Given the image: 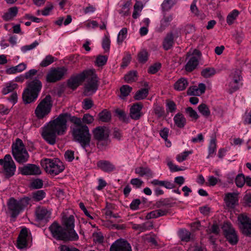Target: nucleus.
<instances>
[{"instance_id":"nucleus-24","label":"nucleus","mask_w":251,"mask_h":251,"mask_svg":"<svg viewBox=\"0 0 251 251\" xmlns=\"http://www.w3.org/2000/svg\"><path fill=\"white\" fill-rule=\"evenodd\" d=\"M173 16L171 14H165L160 22V26L158 28V31L161 32L166 29L170 25L173 20Z\"/></svg>"},{"instance_id":"nucleus-53","label":"nucleus","mask_w":251,"mask_h":251,"mask_svg":"<svg viewBox=\"0 0 251 251\" xmlns=\"http://www.w3.org/2000/svg\"><path fill=\"white\" fill-rule=\"evenodd\" d=\"M166 106L167 112L173 113L174 112L176 109L175 103L173 100H166Z\"/></svg>"},{"instance_id":"nucleus-1","label":"nucleus","mask_w":251,"mask_h":251,"mask_svg":"<svg viewBox=\"0 0 251 251\" xmlns=\"http://www.w3.org/2000/svg\"><path fill=\"white\" fill-rule=\"evenodd\" d=\"M70 114L64 113L50 121L44 128L42 133L43 138L50 144L54 145L57 135H62L66 132L67 122L68 119L70 120Z\"/></svg>"},{"instance_id":"nucleus-48","label":"nucleus","mask_w":251,"mask_h":251,"mask_svg":"<svg viewBox=\"0 0 251 251\" xmlns=\"http://www.w3.org/2000/svg\"><path fill=\"white\" fill-rule=\"evenodd\" d=\"M138 58L140 62L145 63L148 59V52L146 50H142L138 54Z\"/></svg>"},{"instance_id":"nucleus-41","label":"nucleus","mask_w":251,"mask_h":251,"mask_svg":"<svg viewBox=\"0 0 251 251\" xmlns=\"http://www.w3.org/2000/svg\"><path fill=\"white\" fill-rule=\"evenodd\" d=\"M215 74V70L213 68H206L202 70L201 75L204 78H208Z\"/></svg>"},{"instance_id":"nucleus-49","label":"nucleus","mask_w":251,"mask_h":251,"mask_svg":"<svg viewBox=\"0 0 251 251\" xmlns=\"http://www.w3.org/2000/svg\"><path fill=\"white\" fill-rule=\"evenodd\" d=\"M185 112L190 118L195 120H197L199 117L197 112L191 107L186 108Z\"/></svg>"},{"instance_id":"nucleus-30","label":"nucleus","mask_w":251,"mask_h":251,"mask_svg":"<svg viewBox=\"0 0 251 251\" xmlns=\"http://www.w3.org/2000/svg\"><path fill=\"white\" fill-rule=\"evenodd\" d=\"M175 125L179 128H183L186 124V120L181 113L176 114L174 117Z\"/></svg>"},{"instance_id":"nucleus-31","label":"nucleus","mask_w":251,"mask_h":251,"mask_svg":"<svg viewBox=\"0 0 251 251\" xmlns=\"http://www.w3.org/2000/svg\"><path fill=\"white\" fill-rule=\"evenodd\" d=\"M135 173L140 176H147L148 177H152V173L150 168L148 167H140L135 169Z\"/></svg>"},{"instance_id":"nucleus-23","label":"nucleus","mask_w":251,"mask_h":251,"mask_svg":"<svg viewBox=\"0 0 251 251\" xmlns=\"http://www.w3.org/2000/svg\"><path fill=\"white\" fill-rule=\"evenodd\" d=\"M26 88L38 95L42 88V84L40 80L35 78L27 83Z\"/></svg>"},{"instance_id":"nucleus-61","label":"nucleus","mask_w":251,"mask_h":251,"mask_svg":"<svg viewBox=\"0 0 251 251\" xmlns=\"http://www.w3.org/2000/svg\"><path fill=\"white\" fill-rule=\"evenodd\" d=\"M192 153L190 151H184L181 154H179L176 156V160L177 161L180 162L185 160L189 154Z\"/></svg>"},{"instance_id":"nucleus-2","label":"nucleus","mask_w":251,"mask_h":251,"mask_svg":"<svg viewBox=\"0 0 251 251\" xmlns=\"http://www.w3.org/2000/svg\"><path fill=\"white\" fill-rule=\"evenodd\" d=\"M70 121L73 123L71 127L73 140L79 143L84 149L89 146L91 134L88 127L82 124L80 118L75 116L70 117Z\"/></svg>"},{"instance_id":"nucleus-33","label":"nucleus","mask_w":251,"mask_h":251,"mask_svg":"<svg viewBox=\"0 0 251 251\" xmlns=\"http://www.w3.org/2000/svg\"><path fill=\"white\" fill-rule=\"evenodd\" d=\"M188 85V81L184 78L178 79L174 84V88L178 91H182L186 89Z\"/></svg>"},{"instance_id":"nucleus-7","label":"nucleus","mask_w":251,"mask_h":251,"mask_svg":"<svg viewBox=\"0 0 251 251\" xmlns=\"http://www.w3.org/2000/svg\"><path fill=\"white\" fill-rule=\"evenodd\" d=\"M86 78L87 79L85 86L83 94L88 96L94 94L97 90L98 87V79L94 70H86Z\"/></svg>"},{"instance_id":"nucleus-20","label":"nucleus","mask_w":251,"mask_h":251,"mask_svg":"<svg viewBox=\"0 0 251 251\" xmlns=\"http://www.w3.org/2000/svg\"><path fill=\"white\" fill-rule=\"evenodd\" d=\"M28 232L26 228H23L17 239V247L24 249L27 246V238L28 237Z\"/></svg>"},{"instance_id":"nucleus-57","label":"nucleus","mask_w":251,"mask_h":251,"mask_svg":"<svg viewBox=\"0 0 251 251\" xmlns=\"http://www.w3.org/2000/svg\"><path fill=\"white\" fill-rule=\"evenodd\" d=\"M153 110L155 114L159 118L162 117L164 114V110L162 106L156 105L154 106Z\"/></svg>"},{"instance_id":"nucleus-39","label":"nucleus","mask_w":251,"mask_h":251,"mask_svg":"<svg viewBox=\"0 0 251 251\" xmlns=\"http://www.w3.org/2000/svg\"><path fill=\"white\" fill-rule=\"evenodd\" d=\"M241 73L239 70L237 69L233 71L229 76L230 81L239 82L241 79Z\"/></svg>"},{"instance_id":"nucleus-35","label":"nucleus","mask_w":251,"mask_h":251,"mask_svg":"<svg viewBox=\"0 0 251 251\" xmlns=\"http://www.w3.org/2000/svg\"><path fill=\"white\" fill-rule=\"evenodd\" d=\"M99 120L102 122H109L111 119V113L106 109H104L99 115Z\"/></svg>"},{"instance_id":"nucleus-5","label":"nucleus","mask_w":251,"mask_h":251,"mask_svg":"<svg viewBox=\"0 0 251 251\" xmlns=\"http://www.w3.org/2000/svg\"><path fill=\"white\" fill-rule=\"evenodd\" d=\"M12 154L15 159L20 163L27 161L29 155L22 140L18 138L13 144Z\"/></svg>"},{"instance_id":"nucleus-42","label":"nucleus","mask_w":251,"mask_h":251,"mask_svg":"<svg viewBox=\"0 0 251 251\" xmlns=\"http://www.w3.org/2000/svg\"><path fill=\"white\" fill-rule=\"evenodd\" d=\"M131 4L130 1H126L122 7V9L119 11L120 14L124 16H127L129 14V7Z\"/></svg>"},{"instance_id":"nucleus-38","label":"nucleus","mask_w":251,"mask_h":251,"mask_svg":"<svg viewBox=\"0 0 251 251\" xmlns=\"http://www.w3.org/2000/svg\"><path fill=\"white\" fill-rule=\"evenodd\" d=\"M137 78V72L136 71H130L125 75V80L127 83H131L135 81Z\"/></svg>"},{"instance_id":"nucleus-10","label":"nucleus","mask_w":251,"mask_h":251,"mask_svg":"<svg viewBox=\"0 0 251 251\" xmlns=\"http://www.w3.org/2000/svg\"><path fill=\"white\" fill-rule=\"evenodd\" d=\"M222 229L227 240L231 244L235 245L238 242L237 235L231 224L225 223Z\"/></svg>"},{"instance_id":"nucleus-40","label":"nucleus","mask_w":251,"mask_h":251,"mask_svg":"<svg viewBox=\"0 0 251 251\" xmlns=\"http://www.w3.org/2000/svg\"><path fill=\"white\" fill-rule=\"evenodd\" d=\"M199 112L204 116L207 117L210 114L208 107L204 103H202L198 106Z\"/></svg>"},{"instance_id":"nucleus-60","label":"nucleus","mask_w":251,"mask_h":251,"mask_svg":"<svg viewBox=\"0 0 251 251\" xmlns=\"http://www.w3.org/2000/svg\"><path fill=\"white\" fill-rule=\"evenodd\" d=\"M187 94L190 96H200L198 87L196 86L190 87L187 91Z\"/></svg>"},{"instance_id":"nucleus-3","label":"nucleus","mask_w":251,"mask_h":251,"mask_svg":"<svg viewBox=\"0 0 251 251\" xmlns=\"http://www.w3.org/2000/svg\"><path fill=\"white\" fill-rule=\"evenodd\" d=\"M52 236L56 239L67 241H75L79 237L76 232H69L65 227L61 226L57 222H54L49 227Z\"/></svg>"},{"instance_id":"nucleus-62","label":"nucleus","mask_w":251,"mask_h":251,"mask_svg":"<svg viewBox=\"0 0 251 251\" xmlns=\"http://www.w3.org/2000/svg\"><path fill=\"white\" fill-rule=\"evenodd\" d=\"M93 241L95 243H102L103 241V237L100 233H94L93 235Z\"/></svg>"},{"instance_id":"nucleus-22","label":"nucleus","mask_w":251,"mask_h":251,"mask_svg":"<svg viewBox=\"0 0 251 251\" xmlns=\"http://www.w3.org/2000/svg\"><path fill=\"white\" fill-rule=\"evenodd\" d=\"M62 225L69 232H75L74 230L75 218L74 216H64L62 218Z\"/></svg>"},{"instance_id":"nucleus-32","label":"nucleus","mask_w":251,"mask_h":251,"mask_svg":"<svg viewBox=\"0 0 251 251\" xmlns=\"http://www.w3.org/2000/svg\"><path fill=\"white\" fill-rule=\"evenodd\" d=\"M26 64L24 63H21L18 65L12 67L6 70L7 74H13L17 72H21L26 68Z\"/></svg>"},{"instance_id":"nucleus-52","label":"nucleus","mask_w":251,"mask_h":251,"mask_svg":"<svg viewBox=\"0 0 251 251\" xmlns=\"http://www.w3.org/2000/svg\"><path fill=\"white\" fill-rule=\"evenodd\" d=\"M175 2L176 0H164L162 4V9L165 11H168L171 8Z\"/></svg>"},{"instance_id":"nucleus-9","label":"nucleus","mask_w":251,"mask_h":251,"mask_svg":"<svg viewBox=\"0 0 251 251\" xmlns=\"http://www.w3.org/2000/svg\"><path fill=\"white\" fill-rule=\"evenodd\" d=\"M67 72V69L64 67L51 68L46 75V80L48 82L55 83L63 79Z\"/></svg>"},{"instance_id":"nucleus-6","label":"nucleus","mask_w":251,"mask_h":251,"mask_svg":"<svg viewBox=\"0 0 251 251\" xmlns=\"http://www.w3.org/2000/svg\"><path fill=\"white\" fill-rule=\"evenodd\" d=\"M29 199L27 197L24 198L19 201L11 198L9 200L7 203L8 208L11 213L12 218H16L29 204Z\"/></svg>"},{"instance_id":"nucleus-55","label":"nucleus","mask_w":251,"mask_h":251,"mask_svg":"<svg viewBox=\"0 0 251 251\" xmlns=\"http://www.w3.org/2000/svg\"><path fill=\"white\" fill-rule=\"evenodd\" d=\"M107 57L105 55H99L97 57L96 60V64L99 67L102 66L106 63Z\"/></svg>"},{"instance_id":"nucleus-34","label":"nucleus","mask_w":251,"mask_h":251,"mask_svg":"<svg viewBox=\"0 0 251 251\" xmlns=\"http://www.w3.org/2000/svg\"><path fill=\"white\" fill-rule=\"evenodd\" d=\"M149 94V88H145L141 89L137 91L134 96L135 100H139L147 98Z\"/></svg>"},{"instance_id":"nucleus-25","label":"nucleus","mask_w":251,"mask_h":251,"mask_svg":"<svg viewBox=\"0 0 251 251\" xmlns=\"http://www.w3.org/2000/svg\"><path fill=\"white\" fill-rule=\"evenodd\" d=\"M38 95L33 93L27 88L24 90L23 93V99L25 103H29L34 101L38 97Z\"/></svg>"},{"instance_id":"nucleus-21","label":"nucleus","mask_w":251,"mask_h":251,"mask_svg":"<svg viewBox=\"0 0 251 251\" xmlns=\"http://www.w3.org/2000/svg\"><path fill=\"white\" fill-rule=\"evenodd\" d=\"M224 201L227 207L233 208L238 204V194L236 193H229L225 195Z\"/></svg>"},{"instance_id":"nucleus-56","label":"nucleus","mask_w":251,"mask_h":251,"mask_svg":"<svg viewBox=\"0 0 251 251\" xmlns=\"http://www.w3.org/2000/svg\"><path fill=\"white\" fill-rule=\"evenodd\" d=\"M102 45V48L105 50V51H109L110 45V40L107 36H105L103 38Z\"/></svg>"},{"instance_id":"nucleus-46","label":"nucleus","mask_w":251,"mask_h":251,"mask_svg":"<svg viewBox=\"0 0 251 251\" xmlns=\"http://www.w3.org/2000/svg\"><path fill=\"white\" fill-rule=\"evenodd\" d=\"M132 87L127 85H123L120 88L121 97H127L132 90Z\"/></svg>"},{"instance_id":"nucleus-63","label":"nucleus","mask_w":251,"mask_h":251,"mask_svg":"<svg viewBox=\"0 0 251 251\" xmlns=\"http://www.w3.org/2000/svg\"><path fill=\"white\" fill-rule=\"evenodd\" d=\"M161 64L159 63H156L150 67L148 70L149 73L153 74L156 73L160 68Z\"/></svg>"},{"instance_id":"nucleus-45","label":"nucleus","mask_w":251,"mask_h":251,"mask_svg":"<svg viewBox=\"0 0 251 251\" xmlns=\"http://www.w3.org/2000/svg\"><path fill=\"white\" fill-rule=\"evenodd\" d=\"M97 141V147L100 150L104 149L110 143V140L108 138L102 139L100 140H96Z\"/></svg>"},{"instance_id":"nucleus-36","label":"nucleus","mask_w":251,"mask_h":251,"mask_svg":"<svg viewBox=\"0 0 251 251\" xmlns=\"http://www.w3.org/2000/svg\"><path fill=\"white\" fill-rule=\"evenodd\" d=\"M179 236L182 241L188 242L191 239V233L185 229L179 230Z\"/></svg>"},{"instance_id":"nucleus-51","label":"nucleus","mask_w":251,"mask_h":251,"mask_svg":"<svg viewBox=\"0 0 251 251\" xmlns=\"http://www.w3.org/2000/svg\"><path fill=\"white\" fill-rule=\"evenodd\" d=\"M245 182L246 178L243 174H241L237 175L235 179V183L237 187H243Z\"/></svg>"},{"instance_id":"nucleus-19","label":"nucleus","mask_w":251,"mask_h":251,"mask_svg":"<svg viewBox=\"0 0 251 251\" xmlns=\"http://www.w3.org/2000/svg\"><path fill=\"white\" fill-rule=\"evenodd\" d=\"M143 105L141 102H138L133 104L130 108V116L131 119L137 120L142 116L141 112Z\"/></svg>"},{"instance_id":"nucleus-11","label":"nucleus","mask_w":251,"mask_h":251,"mask_svg":"<svg viewBox=\"0 0 251 251\" xmlns=\"http://www.w3.org/2000/svg\"><path fill=\"white\" fill-rule=\"evenodd\" d=\"M201 56V53L199 50H194L192 53V56L185 66V70L187 72H191L195 70L199 64Z\"/></svg>"},{"instance_id":"nucleus-8","label":"nucleus","mask_w":251,"mask_h":251,"mask_svg":"<svg viewBox=\"0 0 251 251\" xmlns=\"http://www.w3.org/2000/svg\"><path fill=\"white\" fill-rule=\"evenodd\" d=\"M52 106L51 97L47 95L37 105L35 110V114L38 119H43L47 116L51 111Z\"/></svg>"},{"instance_id":"nucleus-28","label":"nucleus","mask_w":251,"mask_h":251,"mask_svg":"<svg viewBox=\"0 0 251 251\" xmlns=\"http://www.w3.org/2000/svg\"><path fill=\"white\" fill-rule=\"evenodd\" d=\"M18 12V8L16 6L9 8L7 12L2 16L3 19L5 21H8L13 19L16 16Z\"/></svg>"},{"instance_id":"nucleus-26","label":"nucleus","mask_w":251,"mask_h":251,"mask_svg":"<svg viewBox=\"0 0 251 251\" xmlns=\"http://www.w3.org/2000/svg\"><path fill=\"white\" fill-rule=\"evenodd\" d=\"M174 43V36L172 32L168 33L163 42V47L165 50H168L173 46Z\"/></svg>"},{"instance_id":"nucleus-17","label":"nucleus","mask_w":251,"mask_h":251,"mask_svg":"<svg viewBox=\"0 0 251 251\" xmlns=\"http://www.w3.org/2000/svg\"><path fill=\"white\" fill-rule=\"evenodd\" d=\"M24 175H38L41 173L40 168L34 164H28L21 169Z\"/></svg>"},{"instance_id":"nucleus-44","label":"nucleus","mask_w":251,"mask_h":251,"mask_svg":"<svg viewBox=\"0 0 251 251\" xmlns=\"http://www.w3.org/2000/svg\"><path fill=\"white\" fill-rule=\"evenodd\" d=\"M45 195L43 190H38L32 193V198L35 201H40L45 198Z\"/></svg>"},{"instance_id":"nucleus-4","label":"nucleus","mask_w":251,"mask_h":251,"mask_svg":"<svg viewBox=\"0 0 251 251\" xmlns=\"http://www.w3.org/2000/svg\"><path fill=\"white\" fill-rule=\"evenodd\" d=\"M41 164L46 172L52 176L61 173L65 168L62 162L58 158H45L41 161Z\"/></svg>"},{"instance_id":"nucleus-27","label":"nucleus","mask_w":251,"mask_h":251,"mask_svg":"<svg viewBox=\"0 0 251 251\" xmlns=\"http://www.w3.org/2000/svg\"><path fill=\"white\" fill-rule=\"evenodd\" d=\"M97 166L104 172H111L115 167L111 163L106 160H100L97 162Z\"/></svg>"},{"instance_id":"nucleus-59","label":"nucleus","mask_w":251,"mask_h":251,"mask_svg":"<svg viewBox=\"0 0 251 251\" xmlns=\"http://www.w3.org/2000/svg\"><path fill=\"white\" fill-rule=\"evenodd\" d=\"M238 82H234L230 81L229 83V92L232 94L239 89Z\"/></svg>"},{"instance_id":"nucleus-15","label":"nucleus","mask_w":251,"mask_h":251,"mask_svg":"<svg viewBox=\"0 0 251 251\" xmlns=\"http://www.w3.org/2000/svg\"><path fill=\"white\" fill-rule=\"evenodd\" d=\"M109 133L110 131L106 126H98L93 130L94 138L95 140L108 138Z\"/></svg>"},{"instance_id":"nucleus-37","label":"nucleus","mask_w":251,"mask_h":251,"mask_svg":"<svg viewBox=\"0 0 251 251\" xmlns=\"http://www.w3.org/2000/svg\"><path fill=\"white\" fill-rule=\"evenodd\" d=\"M239 14V12L237 10H233L227 16V23L229 25H232L234 21L236 19L237 17L238 16Z\"/></svg>"},{"instance_id":"nucleus-18","label":"nucleus","mask_w":251,"mask_h":251,"mask_svg":"<svg viewBox=\"0 0 251 251\" xmlns=\"http://www.w3.org/2000/svg\"><path fill=\"white\" fill-rule=\"evenodd\" d=\"M51 212L44 207L38 206L35 210L36 218L37 221H48L50 218Z\"/></svg>"},{"instance_id":"nucleus-12","label":"nucleus","mask_w":251,"mask_h":251,"mask_svg":"<svg viewBox=\"0 0 251 251\" xmlns=\"http://www.w3.org/2000/svg\"><path fill=\"white\" fill-rule=\"evenodd\" d=\"M238 220L243 234L251 237V220L250 218L244 214H240L238 216Z\"/></svg>"},{"instance_id":"nucleus-54","label":"nucleus","mask_w":251,"mask_h":251,"mask_svg":"<svg viewBox=\"0 0 251 251\" xmlns=\"http://www.w3.org/2000/svg\"><path fill=\"white\" fill-rule=\"evenodd\" d=\"M220 228L217 224H213L212 226L206 230L208 235H210L213 233L215 236H217L219 233Z\"/></svg>"},{"instance_id":"nucleus-16","label":"nucleus","mask_w":251,"mask_h":251,"mask_svg":"<svg viewBox=\"0 0 251 251\" xmlns=\"http://www.w3.org/2000/svg\"><path fill=\"white\" fill-rule=\"evenodd\" d=\"M86 70L81 73L71 77L68 81L69 87L73 89H76L86 78Z\"/></svg>"},{"instance_id":"nucleus-29","label":"nucleus","mask_w":251,"mask_h":251,"mask_svg":"<svg viewBox=\"0 0 251 251\" xmlns=\"http://www.w3.org/2000/svg\"><path fill=\"white\" fill-rule=\"evenodd\" d=\"M152 227L153 224L151 222H147L140 225L133 224L132 226L133 229L139 230L140 232H144L146 230H150Z\"/></svg>"},{"instance_id":"nucleus-47","label":"nucleus","mask_w":251,"mask_h":251,"mask_svg":"<svg viewBox=\"0 0 251 251\" xmlns=\"http://www.w3.org/2000/svg\"><path fill=\"white\" fill-rule=\"evenodd\" d=\"M127 31V28L124 27L119 32L117 37V42L119 44H122L124 39L126 38Z\"/></svg>"},{"instance_id":"nucleus-43","label":"nucleus","mask_w":251,"mask_h":251,"mask_svg":"<svg viewBox=\"0 0 251 251\" xmlns=\"http://www.w3.org/2000/svg\"><path fill=\"white\" fill-rule=\"evenodd\" d=\"M115 112L120 120L124 122H128V118L126 116V115L124 110L120 109H117L115 110Z\"/></svg>"},{"instance_id":"nucleus-50","label":"nucleus","mask_w":251,"mask_h":251,"mask_svg":"<svg viewBox=\"0 0 251 251\" xmlns=\"http://www.w3.org/2000/svg\"><path fill=\"white\" fill-rule=\"evenodd\" d=\"M54 61V58L51 55H48L41 62L40 66L42 67H46L52 63Z\"/></svg>"},{"instance_id":"nucleus-14","label":"nucleus","mask_w":251,"mask_h":251,"mask_svg":"<svg viewBox=\"0 0 251 251\" xmlns=\"http://www.w3.org/2000/svg\"><path fill=\"white\" fill-rule=\"evenodd\" d=\"M110 251H132V249L127 241L120 239L115 241L111 245Z\"/></svg>"},{"instance_id":"nucleus-58","label":"nucleus","mask_w":251,"mask_h":251,"mask_svg":"<svg viewBox=\"0 0 251 251\" xmlns=\"http://www.w3.org/2000/svg\"><path fill=\"white\" fill-rule=\"evenodd\" d=\"M17 87L16 83H10L6 87L4 88L2 90V93L6 95L14 90Z\"/></svg>"},{"instance_id":"nucleus-13","label":"nucleus","mask_w":251,"mask_h":251,"mask_svg":"<svg viewBox=\"0 0 251 251\" xmlns=\"http://www.w3.org/2000/svg\"><path fill=\"white\" fill-rule=\"evenodd\" d=\"M5 163L4 164V175L6 178H9L14 175L16 170V166L10 154H6L4 156Z\"/></svg>"},{"instance_id":"nucleus-64","label":"nucleus","mask_w":251,"mask_h":251,"mask_svg":"<svg viewBox=\"0 0 251 251\" xmlns=\"http://www.w3.org/2000/svg\"><path fill=\"white\" fill-rule=\"evenodd\" d=\"M83 108L87 110L90 109L92 107L93 105V102L91 99H85L83 101Z\"/></svg>"}]
</instances>
